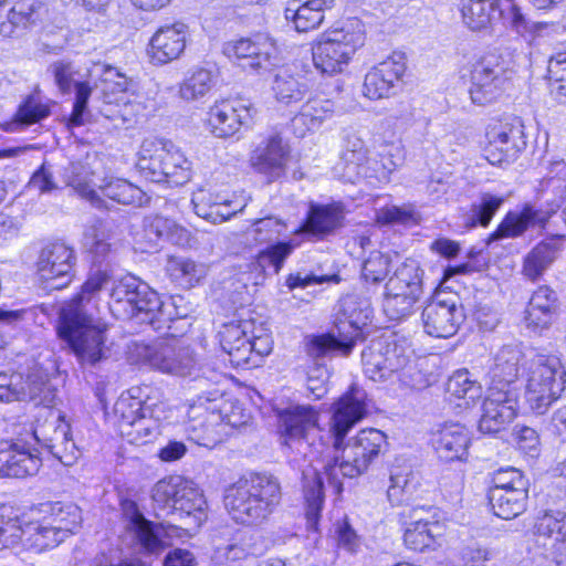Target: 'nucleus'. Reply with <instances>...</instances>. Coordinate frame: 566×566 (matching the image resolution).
I'll return each instance as SVG.
<instances>
[{"instance_id": "c9c22d12", "label": "nucleus", "mask_w": 566, "mask_h": 566, "mask_svg": "<svg viewBox=\"0 0 566 566\" xmlns=\"http://www.w3.org/2000/svg\"><path fill=\"white\" fill-rule=\"evenodd\" d=\"M343 219L340 205H312L304 227L313 234H328L342 226Z\"/></svg>"}, {"instance_id": "f3484780", "label": "nucleus", "mask_w": 566, "mask_h": 566, "mask_svg": "<svg viewBox=\"0 0 566 566\" xmlns=\"http://www.w3.org/2000/svg\"><path fill=\"white\" fill-rule=\"evenodd\" d=\"M463 306L455 297L438 294L423 307L421 319L424 332L437 338L453 336L464 322Z\"/></svg>"}, {"instance_id": "5fc2aeb1", "label": "nucleus", "mask_w": 566, "mask_h": 566, "mask_svg": "<svg viewBox=\"0 0 566 566\" xmlns=\"http://www.w3.org/2000/svg\"><path fill=\"white\" fill-rule=\"evenodd\" d=\"M213 77L206 69L195 70L180 85V96L186 101L203 97L212 87Z\"/></svg>"}, {"instance_id": "774afa93", "label": "nucleus", "mask_w": 566, "mask_h": 566, "mask_svg": "<svg viewBox=\"0 0 566 566\" xmlns=\"http://www.w3.org/2000/svg\"><path fill=\"white\" fill-rule=\"evenodd\" d=\"M376 220L381 224H409L417 222L416 211L411 206H388L377 212Z\"/></svg>"}, {"instance_id": "bb28decb", "label": "nucleus", "mask_w": 566, "mask_h": 566, "mask_svg": "<svg viewBox=\"0 0 566 566\" xmlns=\"http://www.w3.org/2000/svg\"><path fill=\"white\" fill-rule=\"evenodd\" d=\"M433 448L443 461H462L468 455L469 431L460 423H447L434 433Z\"/></svg>"}, {"instance_id": "2eb2a0df", "label": "nucleus", "mask_w": 566, "mask_h": 566, "mask_svg": "<svg viewBox=\"0 0 566 566\" xmlns=\"http://www.w3.org/2000/svg\"><path fill=\"white\" fill-rule=\"evenodd\" d=\"M223 54L235 60L242 69L259 72L268 70L279 62V48L275 40L266 33H256L224 43Z\"/></svg>"}, {"instance_id": "c03bdc74", "label": "nucleus", "mask_w": 566, "mask_h": 566, "mask_svg": "<svg viewBox=\"0 0 566 566\" xmlns=\"http://www.w3.org/2000/svg\"><path fill=\"white\" fill-rule=\"evenodd\" d=\"M45 518L56 526L64 536L74 534L82 524L81 509L72 502H54L48 504Z\"/></svg>"}, {"instance_id": "de8ad7c7", "label": "nucleus", "mask_w": 566, "mask_h": 566, "mask_svg": "<svg viewBox=\"0 0 566 566\" xmlns=\"http://www.w3.org/2000/svg\"><path fill=\"white\" fill-rule=\"evenodd\" d=\"M149 412V409L145 407L142 399L129 394H122L114 406V413L117 418L120 433Z\"/></svg>"}, {"instance_id": "8fccbe9b", "label": "nucleus", "mask_w": 566, "mask_h": 566, "mask_svg": "<svg viewBox=\"0 0 566 566\" xmlns=\"http://www.w3.org/2000/svg\"><path fill=\"white\" fill-rule=\"evenodd\" d=\"M447 391L469 406L482 396V386L470 377L467 369H459L449 378Z\"/></svg>"}, {"instance_id": "ddd939ff", "label": "nucleus", "mask_w": 566, "mask_h": 566, "mask_svg": "<svg viewBox=\"0 0 566 566\" xmlns=\"http://www.w3.org/2000/svg\"><path fill=\"white\" fill-rule=\"evenodd\" d=\"M509 80L510 71L501 55H483L471 70L469 94L472 103L484 106L495 102L502 95Z\"/></svg>"}, {"instance_id": "a211bd4d", "label": "nucleus", "mask_w": 566, "mask_h": 566, "mask_svg": "<svg viewBox=\"0 0 566 566\" xmlns=\"http://www.w3.org/2000/svg\"><path fill=\"white\" fill-rule=\"evenodd\" d=\"M406 57L402 53H394L367 72L363 93L369 99L388 98L401 88L406 72Z\"/></svg>"}, {"instance_id": "1a4fd4ad", "label": "nucleus", "mask_w": 566, "mask_h": 566, "mask_svg": "<svg viewBox=\"0 0 566 566\" xmlns=\"http://www.w3.org/2000/svg\"><path fill=\"white\" fill-rule=\"evenodd\" d=\"M135 352L143 364L163 374L187 377L196 370L193 350L182 339L174 336L151 344H137Z\"/></svg>"}, {"instance_id": "39448f33", "label": "nucleus", "mask_w": 566, "mask_h": 566, "mask_svg": "<svg viewBox=\"0 0 566 566\" xmlns=\"http://www.w3.org/2000/svg\"><path fill=\"white\" fill-rule=\"evenodd\" d=\"M370 301L356 294L346 295L340 301L339 315L335 323V333L312 336L306 343V352L313 358H321L331 352H340L344 356L352 353L357 340L365 337V329L371 321Z\"/></svg>"}, {"instance_id": "2f4dec72", "label": "nucleus", "mask_w": 566, "mask_h": 566, "mask_svg": "<svg viewBox=\"0 0 566 566\" xmlns=\"http://www.w3.org/2000/svg\"><path fill=\"white\" fill-rule=\"evenodd\" d=\"M333 113L332 101L321 97L310 98L291 120L294 134L303 137L307 132L317 129L324 120L332 117Z\"/></svg>"}, {"instance_id": "7ed1b4c3", "label": "nucleus", "mask_w": 566, "mask_h": 566, "mask_svg": "<svg viewBox=\"0 0 566 566\" xmlns=\"http://www.w3.org/2000/svg\"><path fill=\"white\" fill-rule=\"evenodd\" d=\"M107 283V275H92L77 293L60 310L56 331L59 338L77 358L80 364L94 366L105 358L104 331L96 324L88 305L93 295Z\"/></svg>"}, {"instance_id": "4c0bfd02", "label": "nucleus", "mask_w": 566, "mask_h": 566, "mask_svg": "<svg viewBox=\"0 0 566 566\" xmlns=\"http://www.w3.org/2000/svg\"><path fill=\"white\" fill-rule=\"evenodd\" d=\"M50 113V105L43 103L38 93L29 94L19 105L13 120L7 124V130L22 132L30 125L49 117Z\"/></svg>"}, {"instance_id": "f03ea898", "label": "nucleus", "mask_w": 566, "mask_h": 566, "mask_svg": "<svg viewBox=\"0 0 566 566\" xmlns=\"http://www.w3.org/2000/svg\"><path fill=\"white\" fill-rule=\"evenodd\" d=\"M522 368H527L526 401L534 413L544 415L565 389L566 369L556 356L525 353L518 346L506 345L494 356L489 389L518 390L515 382Z\"/></svg>"}, {"instance_id": "58836bf2", "label": "nucleus", "mask_w": 566, "mask_h": 566, "mask_svg": "<svg viewBox=\"0 0 566 566\" xmlns=\"http://www.w3.org/2000/svg\"><path fill=\"white\" fill-rule=\"evenodd\" d=\"M486 138H492L494 144L504 142L506 144L505 151L509 153V156H518L526 146L523 125L517 118L490 125L486 130Z\"/></svg>"}, {"instance_id": "a18cd8bd", "label": "nucleus", "mask_w": 566, "mask_h": 566, "mask_svg": "<svg viewBox=\"0 0 566 566\" xmlns=\"http://www.w3.org/2000/svg\"><path fill=\"white\" fill-rule=\"evenodd\" d=\"M166 272L178 285L190 289L205 275L203 268L185 256H168Z\"/></svg>"}, {"instance_id": "69168bd1", "label": "nucleus", "mask_w": 566, "mask_h": 566, "mask_svg": "<svg viewBox=\"0 0 566 566\" xmlns=\"http://www.w3.org/2000/svg\"><path fill=\"white\" fill-rule=\"evenodd\" d=\"M157 430L156 420L146 415L120 434L126 437L130 443L145 444L156 437Z\"/></svg>"}, {"instance_id": "bf43d9fd", "label": "nucleus", "mask_w": 566, "mask_h": 566, "mask_svg": "<svg viewBox=\"0 0 566 566\" xmlns=\"http://www.w3.org/2000/svg\"><path fill=\"white\" fill-rule=\"evenodd\" d=\"M422 276L423 271L416 260H406L389 279L399 282L405 287L410 289L409 293L412 295L422 294Z\"/></svg>"}, {"instance_id": "412c9836", "label": "nucleus", "mask_w": 566, "mask_h": 566, "mask_svg": "<svg viewBox=\"0 0 566 566\" xmlns=\"http://www.w3.org/2000/svg\"><path fill=\"white\" fill-rule=\"evenodd\" d=\"M188 25L175 22L160 27L150 38L147 53L153 64L164 65L178 60L187 46Z\"/></svg>"}, {"instance_id": "ea45409f", "label": "nucleus", "mask_w": 566, "mask_h": 566, "mask_svg": "<svg viewBox=\"0 0 566 566\" xmlns=\"http://www.w3.org/2000/svg\"><path fill=\"white\" fill-rule=\"evenodd\" d=\"M98 188L103 197L116 203L144 206L149 201V197L140 188L125 179L111 178Z\"/></svg>"}, {"instance_id": "4d7b16f0", "label": "nucleus", "mask_w": 566, "mask_h": 566, "mask_svg": "<svg viewBox=\"0 0 566 566\" xmlns=\"http://www.w3.org/2000/svg\"><path fill=\"white\" fill-rule=\"evenodd\" d=\"M23 537L22 522L11 506L0 505V547L17 544Z\"/></svg>"}, {"instance_id": "4be33fe9", "label": "nucleus", "mask_w": 566, "mask_h": 566, "mask_svg": "<svg viewBox=\"0 0 566 566\" xmlns=\"http://www.w3.org/2000/svg\"><path fill=\"white\" fill-rule=\"evenodd\" d=\"M36 449L28 442H0V474L10 478H25L35 474L41 467Z\"/></svg>"}, {"instance_id": "37998d69", "label": "nucleus", "mask_w": 566, "mask_h": 566, "mask_svg": "<svg viewBox=\"0 0 566 566\" xmlns=\"http://www.w3.org/2000/svg\"><path fill=\"white\" fill-rule=\"evenodd\" d=\"M145 237L156 243L159 239L180 243L188 240V231L175 220L164 216H153L144 220Z\"/></svg>"}, {"instance_id": "6e6d98bb", "label": "nucleus", "mask_w": 566, "mask_h": 566, "mask_svg": "<svg viewBox=\"0 0 566 566\" xmlns=\"http://www.w3.org/2000/svg\"><path fill=\"white\" fill-rule=\"evenodd\" d=\"M48 72L53 76L54 82L63 94L71 93L72 88L76 85V80H83L84 74L71 61L59 60L50 64Z\"/></svg>"}, {"instance_id": "e2e57ef3", "label": "nucleus", "mask_w": 566, "mask_h": 566, "mask_svg": "<svg viewBox=\"0 0 566 566\" xmlns=\"http://www.w3.org/2000/svg\"><path fill=\"white\" fill-rule=\"evenodd\" d=\"M517 483L522 484V490L530 488L528 480L520 470L513 467L501 468L493 473L489 491H517Z\"/></svg>"}, {"instance_id": "79ce46f5", "label": "nucleus", "mask_w": 566, "mask_h": 566, "mask_svg": "<svg viewBox=\"0 0 566 566\" xmlns=\"http://www.w3.org/2000/svg\"><path fill=\"white\" fill-rule=\"evenodd\" d=\"M368 150L364 139L356 133L348 132L344 137L343 160L346 164L348 172H353L356 177H369V167L365 163L368 160Z\"/></svg>"}, {"instance_id": "cd10ccee", "label": "nucleus", "mask_w": 566, "mask_h": 566, "mask_svg": "<svg viewBox=\"0 0 566 566\" xmlns=\"http://www.w3.org/2000/svg\"><path fill=\"white\" fill-rule=\"evenodd\" d=\"M252 323L249 321L230 322L219 332L220 346L230 356V360L238 367L249 366L248 333Z\"/></svg>"}, {"instance_id": "423d86ee", "label": "nucleus", "mask_w": 566, "mask_h": 566, "mask_svg": "<svg viewBox=\"0 0 566 566\" xmlns=\"http://www.w3.org/2000/svg\"><path fill=\"white\" fill-rule=\"evenodd\" d=\"M108 303L109 311L118 319H135L159 328L161 322L170 319L166 304L146 282L127 275L114 283Z\"/></svg>"}, {"instance_id": "0eeeda50", "label": "nucleus", "mask_w": 566, "mask_h": 566, "mask_svg": "<svg viewBox=\"0 0 566 566\" xmlns=\"http://www.w3.org/2000/svg\"><path fill=\"white\" fill-rule=\"evenodd\" d=\"M365 43L364 24L349 19L323 32L312 46L313 63L322 74L342 73L355 52Z\"/></svg>"}, {"instance_id": "7c9ffc66", "label": "nucleus", "mask_w": 566, "mask_h": 566, "mask_svg": "<svg viewBox=\"0 0 566 566\" xmlns=\"http://www.w3.org/2000/svg\"><path fill=\"white\" fill-rule=\"evenodd\" d=\"M560 251V238L553 237L537 243L524 258L523 274L531 281L538 280L555 262Z\"/></svg>"}, {"instance_id": "393cba45", "label": "nucleus", "mask_w": 566, "mask_h": 566, "mask_svg": "<svg viewBox=\"0 0 566 566\" xmlns=\"http://www.w3.org/2000/svg\"><path fill=\"white\" fill-rule=\"evenodd\" d=\"M558 298L555 291L544 285L532 295L525 310L524 324L527 331L541 335L557 317Z\"/></svg>"}, {"instance_id": "a19ab883", "label": "nucleus", "mask_w": 566, "mask_h": 566, "mask_svg": "<svg viewBox=\"0 0 566 566\" xmlns=\"http://www.w3.org/2000/svg\"><path fill=\"white\" fill-rule=\"evenodd\" d=\"M272 91L279 103L290 105L298 103L307 93V85L296 77L290 69L283 67L274 76Z\"/></svg>"}, {"instance_id": "052dcab7", "label": "nucleus", "mask_w": 566, "mask_h": 566, "mask_svg": "<svg viewBox=\"0 0 566 566\" xmlns=\"http://www.w3.org/2000/svg\"><path fill=\"white\" fill-rule=\"evenodd\" d=\"M390 261L389 255L373 251L361 268V276L365 282L378 284L384 281L389 273Z\"/></svg>"}, {"instance_id": "20e7f679", "label": "nucleus", "mask_w": 566, "mask_h": 566, "mask_svg": "<svg viewBox=\"0 0 566 566\" xmlns=\"http://www.w3.org/2000/svg\"><path fill=\"white\" fill-rule=\"evenodd\" d=\"M276 478L251 474L230 485L224 493L227 511L237 523L256 525L268 520L281 502Z\"/></svg>"}, {"instance_id": "338daca9", "label": "nucleus", "mask_w": 566, "mask_h": 566, "mask_svg": "<svg viewBox=\"0 0 566 566\" xmlns=\"http://www.w3.org/2000/svg\"><path fill=\"white\" fill-rule=\"evenodd\" d=\"M378 156L381 158V168L369 167L371 174L369 177L365 178L388 181L390 174L402 164L400 150L397 147H387Z\"/></svg>"}, {"instance_id": "680f3d73", "label": "nucleus", "mask_w": 566, "mask_h": 566, "mask_svg": "<svg viewBox=\"0 0 566 566\" xmlns=\"http://www.w3.org/2000/svg\"><path fill=\"white\" fill-rule=\"evenodd\" d=\"M83 244L96 258H105L111 252L112 244L107 241V234L101 221L85 228Z\"/></svg>"}, {"instance_id": "473e14b6", "label": "nucleus", "mask_w": 566, "mask_h": 566, "mask_svg": "<svg viewBox=\"0 0 566 566\" xmlns=\"http://www.w3.org/2000/svg\"><path fill=\"white\" fill-rule=\"evenodd\" d=\"M92 177L87 165L82 163H72L65 169V181L71 186L82 198L87 200L93 207L101 210H109V206L102 198L95 189L92 188Z\"/></svg>"}, {"instance_id": "b1692460", "label": "nucleus", "mask_w": 566, "mask_h": 566, "mask_svg": "<svg viewBox=\"0 0 566 566\" xmlns=\"http://www.w3.org/2000/svg\"><path fill=\"white\" fill-rule=\"evenodd\" d=\"M251 109L241 101H223L210 108L208 123L219 138L233 136L242 126L250 125Z\"/></svg>"}, {"instance_id": "f8f14e48", "label": "nucleus", "mask_w": 566, "mask_h": 566, "mask_svg": "<svg viewBox=\"0 0 566 566\" xmlns=\"http://www.w3.org/2000/svg\"><path fill=\"white\" fill-rule=\"evenodd\" d=\"M364 374L373 381H385L394 374L411 368V350L395 339L380 337L361 353Z\"/></svg>"}, {"instance_id": "6e6552de", "label": "nucleus", "mask_w": 566, "mask_h": 566, "mask_svg": "<svg viewBox=\"0 0 566 566\" xmlns=\"http://www.w3.org/2000/svg\"><path fill=\"white\" fill-rule=\"evenodd\" d=\"M137 167L151 182L181 186L191 177L190 161L172 142L166 139H145L140 147Z\"/></svg>"}, {"instance_id": "c756f323", "label": "nucleus", "mask_w": 566, "mask_h": 566, "mask_svg": "<svg viewBox=\"0 0 566 566\" xmlns=\"http://www.w3.org/2000/svg\"><path fill=\"white\" fill-rule=\"evenodd\" d=\"M549 219V213L532 206H525L522 211H510L491 239L515 238L524 233L530 226H544Z\"/></svg>"}, {"instance_id": "f704fd0d", "label": "nucleus", "mask_w": 566, "mask_h": 566, "mask_svg": "<svg viewBox=\"0 0 566 566\" xmlns=\"http://www.w3.org/2000/svg\"><path fill=\"white\" fill-rule=\"evenodd\" d=\"M497 0H462L461 13L464 24L472 31L490 28L499 17Z\"/></svg>"}, {"instance_id": "f257e3e1", "label": "nucleus", "mask_w": 566, "mask_h": 566, "mask_svg": "<svg viewBox=\"0 0 566 566\" xmlns=\"http://www.w3.org/2000/svg\"><path fill=\"white\" fill-rule=\"evenodd\" d=\"M369 400L365 389L352 386L331 406L328 430L333 438L335 454L322 460V470L314 464L322 454V443L316 446L312 433L318 426V412L312 406H291L279 412V429L282 444L291 451V462L298 464L306 502V525L311 531L318 530V521L324 503L323 475L337 492H340L344 478H356L369 469L385 452L388 442L386 434L374 428L363 429L344 443L348 432L368 413Z\"/></svg>"}, {"instance_id": "3c124183", "label": "nucleus", "mask_w": 566, "mask_h": 566, "mask_svg": "<svg viewBox=\"0 0 566 566\" xmlns=\"http://www.w3.org/2000/svg\"><path fill=\"white\" fill-rule=\"evenodd\" d=\"M99 71L101 92L106 104L118 103L117 94H123L128 87V78L112 65L97 66Z\"/></svg>"}, {"instance_id": "864d4df0", "label": "nucleus", "mask_w": 566, "mask_h": 566, "mask_svg": "<svg viewBox=\"0 0 566 566\" xmlns=\"http://www.w3.org/2000/svg\"><path fill=\"white\" fill-rule=\"evenodd\" d=\"M286 231V223L276 217L256 219L247 230V237L256 243L277 240Z\"/></svg>"}, {"instance_id": "6ab92c4d", "label": "nucleus", "mask_w": 566, "mask_h": 566, "mask_svg": "<svg viewBox=\"0 0 566 566\" xmlns=\"http://www.w3.org/2000/svg\"><path fill=\"white\" fill-rule=\"evenodd\" d=\"M518 397V390L489 389L482 405L479 430L485 434H495L504 430L517 415Z\"/></svg>"}, {"instance_id": "13d9d810", "label": "nucleus", "mask_w": 566, "mask_h": 566, "mask_svg": "<svg viewBox=\"0 0 566 566\" xmlns=\"http://www.w3.org/2000/svg\"><path fill=\"white\" fill-rule=\"evenodd\" d=\"M420 295L400 294L394 295L385 293L384 297V313L391 321H400L413 313L415 304Z\"/></svg>"}, {"instance_id": "0e129e2a", "label": "nucleus", "mask_w": 566, "mask_h": 566, "mask_svg": "<svg viewBox=\"0 0 566 566\" xmlns=\"http://www.w3.org/2000/svg\"><path fill=\"white\" fill-rule=\"evenodd\" d=\"M73 88L75 90V101L69 122L71 126H81L88 116L87 103L93 88L85 78L76 80V85Z\"/></svg>"}, {"instance_id": "49530a36", "label": "nucleus", "mask_w": 566, "mask_h": 566, "mask_svg": "<svg viewBox=\"0 0 566 566\" xmlns=\"http://www.w3.org/2000/svg\"><path fill=\"white\" fill-rule=\"evenodd\" d=\"M443 534V525L440 523L419 524L406 523L403 542L406 546L415 552H423L430 548L436 539Z\"/></svg>"}, {"instance_id": "5701e85b", "label": "nucleus", "mask_w": 566, "mask_h": 566, "mask_svg": "<svg viewBox=\"0 0 566 566\" xmlns=\"http://www.w3.org/2000/svg\"><path fill=\"white\" fill-rule=\"evenodd\" d=\"M120 507L125 528L134 535L145 553L159 554L165 548L160 528L144 516L136 502L123 500Z\"/></svg>"}, {"instance_id": "a878e982", "label": "nucleus", "mask_w": 566, "mask_h": 566, "mask_svg": "<svg viewBox=\"0 0 566 566\" xmlns=\"http://www.w3.org/2000/svg\"><path fill=\"white\" fill-rule=\"evenodd\" d=\"M336 0H292L284 10V17L298 32H308L324 21V12L335 6Z\"/></svg>"}, {"instance_id": "4468645a", "label": "nucleus", "mask_w": 566, "mask_h": 566, "mask_svg": "<svg viewBox=\"0 0 566 566\" xmlns=\"http://www.w3.org/2000/svg\"><path fill=\"white\" fill-rule=\"evenodd\" d=\"M32 439L65 467L73 465L80 457L71 427L61 413L50 411L43 422L38 420L32 430Z\"/></svg>"}, {"instance_id": "09e8293b", "label": "nucleus", "mask_w": 566, "mask_h": 566, "mask_svg": "<svg viewBox=\"0 0 566 566\" xmlns=\"http://www.w3.org/2000/svg\"><path fill=\"white\" fill-rule=\"evenodd\" d=\"M504 199L492 193H482L478 201L471 205L470 213L464 219L469 229L476 226L488 227L495 212L503 205Z\"/></svg>"}, {"instance_id": "c85d7f7f", "label": "nucleus", "mask_w": 566, "mask_h": 566, "mask_svg": "<svg viewBox=\"0 0 566 566\" xmlns=\"http://www.w3.org/2000/svg\"><path fill=\"white\" fill-rule=\"evenodd\" d=\"M22 532L23 537L19 542H22L27 551L38 554L55 548L67 538L45 517L42 521L22 524Z\"/></svg>"}, {"instance_id": "72a5a7b5", "label": "nucleus", "mask_w": 566, "mask_h": 566, "mask_svg": "<svg viewBox=\"0 0 566 566\" xmlns=\"http://www.w3.org/2000/svg\"><path fill=\"white\" fill-rule=\"evenodd\" d=\"M488 497L496 516L512 520L526 510L528 490H522V484L517 483V491H489Z\"/></svg>"}, {"instance_id": "aec40b11", "label": "nucleus", "mask_w": 566, "mask_h": 566, "mask_svg": "<svg viewBox=\"0 0 566 566\" xmlns=\"http://www.w3.org/2000/svg\"><path fill=\"white\" fill-rule=\"evenodd\" d=\"M290 146L279 134L263 138L250 154V165L269 181L280 179L285 175L290 161Z\"/></svg>"}, {"instance_id": "dca6fc26", "label": "nucleus", "mask_w": 566, "mask_h": 566, "mask_svg": "<svg viewBox=\"0 0 566 566\" xmlns=\"http://www.w3.org/2000/svg\"><path fill=\"white\" fill-rule=\"evenodd\" d=\"M75 250L62 241L46 243L39 252L36 272L51 290L66 287L73 280Z\"/></svg>"}, {"instance_id": "9b49d317", "label": "nucleus", "mask_w": 566, "mask_h": 566, "mask_svg": "<svg viewBox=\"0 0 566 566\" xmlns=\"http://www.w3.org/2000/svg\"><path fill=\"white\" fill-rule=\"evenodd\" d=\"M223 378V375L214 369H202L201 374L195 376L193 381L196 388L203 389L210 385L217 386ZM221 396L218 388L202 390L198 396V406L190 407V420L188 423V431L193 433V439L198 443L207 444L208 442H216L219 440L220 433L223 431L222 423L220 422L221 416L214 410H202L203 401H216Z\"/></svg>"}, {"instance_id": "603ef678", "label": "nucleus", "mask_w": 566, "mask_h": 566, "mask_svg": "<svg viewBox=\"0 0 566 566\" xmlns=\"http://www.w3.org/2000/svg\"><path fill=\"white\" fill-rule=\"evenodd\" d=\"M293 249L294 247L290 242L271 244L258 253L252 265L262 273H266V270L272 268L273 273L277 274Z\"/></svg>"}, {"instance_id": "e433bc0d", "label": "nucleus", "mask_w": 566, "mask_h": 566, "mask_svg": "<svg viewBox=\"0 0 566 566\" xmlns=\"http://www.w3.org/2000/svg\"><path fill=\"white\" fill-rule=\"evenodd\" d=\"M534 534L538 538L548 541L552 547L566 542V512L560 510H545L535 518Z\"/></svg>"}, {"instance_id": "9d476101", "label": "nucleus", "mask_w": 566, "mask_h": 566, "mask_svg": "<svg viewBox=\"0 0 566 566\" xmlns=\"http://www.w3.org/2000/svg\"><path fill=\"white\" fill-rule=\"evenodd\" d=\"M151 497L158 507L170 510L172 514H179L181 517L193 516L199 522L207 506L199 488L181 475L159 480L153 489Z\"/></svg>"}]
</instances>
